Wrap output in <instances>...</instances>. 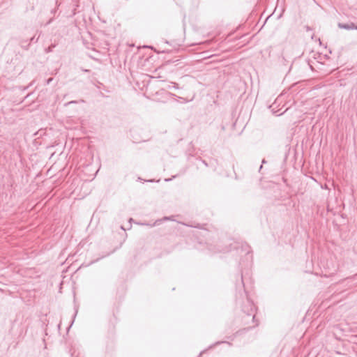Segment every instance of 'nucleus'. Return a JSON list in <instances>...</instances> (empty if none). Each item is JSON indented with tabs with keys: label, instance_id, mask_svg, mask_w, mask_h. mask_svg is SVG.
I'll use <instances>...</instances> for the list:
<instances>
[{
	"label": "nucleus",
	"instance_id": "obj_1",
	"mask_svg": "<svg viewBox=\"0 0 357 357\" xmlns=\"http://www.w3.org/2000/svg\"><path fill=\"white\" fill-rule=\"evenodd\" d=\"M241 284L242 286V288L243 289V293L245 295L246 298H247V304H246V305L243 307L242 310L248 316L252 317V321H254V320L255 319V305H254V303H252V301H251L250 300V298H248V295H247V292L245 290V288H244L245 285H244V281H243V275H241Z\"/></svg>",
	"mask_w": 357,
	"mask_h": 357
},
{
	"label": "nucleus",
	"instance_id": "obj_2",
	"mask_svg": "<svg viewBox=\"0 0 357 357\" xmlns=\"http://www.w3.org/2000/svg\"><path fill=\"white\" fill-rule=\"evenodd\" d=\"M338 27L340 29H347V30H351V29H357V24H356L353 22L347 23V24L339 23Z\"/></svg>",
	"mask_w": 357,
	"mask_h": 357
},
{
	"label": "nucleus",
	"instance_id": "obj_3",
	"mask_svg": "<svg viewBox=\"0 0 357 357\" xmlns=\"http://www.w3.org/2000/svg\"><path fill=\"white\" fill-rule=\"evenodd\" d=\"M166 89H178V85L176 82H169L167 84V85L165 86Z\"/></svg>",
	"mask_w": 357,
	"mask_h": 357
},
{
	"label": "nucleus",
	"instance_id": "obj_4",
	"mask_svg": "<svg viewBox=\"0 0 357 357\" xmlns=\"http://www.w3.org/2000/svg\"><path fill=\"white\" fill-rule=\"evenodd\" d=\"M162 220H157L153 224L141 223L142 225H148L151 227L158 225L161 222Z\"/></svg>",
	"mask_w": 357,
	"mask_h": 357
},
{
	"label": "nucleus",
	"instance_id": "obj_5",
	"mask_svg": "<svg viewBox=\"0 0 357 357\" xmlns=\"http://www.w3.org/2000/svg\"><path fill=\"white\" fill-rule=\"evenodd\" d=\"M53 81V78L52 77H50L49 79H47L45 82V84H50Z\"/></svg>",
	"mask_w": 357,
	"mask_h": 357
},
{
	"label": "nucleus",
	"instance_id": "obj_6",
	"mask_svg": "<svg viewBox=\"0 0 357 357\" xmlns=\"http://www.w3.org/2000/svg\"><path fill=\"white\" fill-rule=\"evenodd\" d=\"M221 343H227V344L231 345V344L229 342H217L215 343V344H221Z\"/></svg>",
	"mask_w": 357,
	"mask_h": 357
},
{
	"label": "nucleus",
	"instance_id": "obj_7",
	"mask_svg": "<svg viewBox=\"0 0 357 357\" xmlns=\"http://www.w3.org/2000/svg\"><path fill=\"white\" fill-rule=\"evenodd\" d=\"M175 177H176V176H172V178H166V179H165V181L166 182H168V181H172V178H175Z\"/></svg>",
	"mask_w": 357,
	"mask_h": 357
},
{
	"label": "nucleus",
	"instance_id": "obj_8",
	"mask_svg": "<svg viewBox=\"0 0 357 357\" xmlns=\"http://www.w3.org/2000/svg\"><path fill=\"white\" fill-rule=\"evenodd\" d=\"M55 47L54 45H52V47H48V50H47V52H51V51H52V47Z\"/></svg>",
	"mask_w": 357,
	"mask_h": 357
},
{
	"label": "nucleus",
	"instance_id": "obj_9",
	"mask_svg": "<svg viewBox=\"0 0 357 357\" xmlns=\"http://www.w3.org/2000/svg\"><path fill=\"white\" fill-rule=\"evenodd\" d=\"M75 101H70L67 104H66V105H70V104H72V103H75Z\"/></svg>",
	"mask_w": 357,
	"mask_h": 357
},
{
	"label": "nucleus",
	"instance_id": "obj_10",
	"mask_svg": "<svg viewBox=\"0 0 357 357\" xmlns=\"http://www.w3.org/2000/svg\"><path fill=\"white\" fill-rule=\"evenodd\" d=\"M34 40H35V37L33 36V37H32V38L30 39V42H33V41H34Z\"/></svg>",
	"mask_w": 357,
	"mask_h": 357
},
{
	"label": "nucleus",
	"instance_id": "obj_11",
	"mask_svg": "<svg viewBox=\"0 0 357 357\" xmlns=\"http://www.w3.org/2000/svg\"><path fill=\"white\" fill-rule=\"evenodd\" d=\"M202 162L204 163V165H205L206 166H207V165H208L205 160H202Z\"/></svg>",
	"mask_w": 357,
	"mask_h": 357
},
{
	"label": "nucleus",
	"instance_id": "obj_12",
	"mask_svg": "<svg viewBox=\"0 0 357 357\" xmlns=\"http://www.w3.org/2000/svg\"><path fill=\"white\" fill-rule=\"evenodd\" d=\"M52 21V19L50 20L47 22V24H50Z\"/></svg>",
	"mask_w": 357,
	"mask_h": 357
},
{
	"label": "nucleus",
	"instance_id": "obj_13",
	"mask_svg": "<svg viewBox=\"0 0 357 357\" xmlns=\"http://www.w3.org/2000/svg\"><path fill=\"white\" fill-rule=\"evenodd\" d=\"M306 30H307V31H310V30H311V29H310V27H309V26H306Z\"/></svg>",
	"mask_w": 357,
	"mask_h": 357
},
{
	"label": "nucleus",
	"instance_id": "obj_14",
	"mask_svg": "<svg viewBox=\"0 0 357 357\" xmlns=\"http://www.w3.org/2000/svg\"><path fill=\"white\" fill-rule=\"evenodd\" d=\"M163 220H169V218H168V217H165V218H163Z\"/></svg>",
	"mask_w": 357,
	"mask_h": 357
},
{
	"label": "nucleus",
	"instance_id": "obj_15",
	"mask_svg": "<svg viewBox=\"0 0 357 357\" xmlns=\"http://www.w3.org/2000/svg\"><path fill=\"white\" fill-rule=\"evenodd\" d=\"M266 161L265 160V159H263V160H262V164H264V163H266Z\"/></svg>",
	"mask_w": 357,
	"mask_h": 357
},
{
	"label": "nucleus",
	"instance_id": "obj_16",
	"mask_svg": "<svg viewBox=\"0 0 357 357\" xmlns=\"http://www.w3.org/2000/svg\"><path fill=\"white\" fill-rule=\"evenodd\" d=\"M203 353H204V351H202V352L199 354V356L198 357H200V356L202 355V354H203Z\"/></svg>",
	"mask_w": 357,
	"mask_h": 357
}]
</instances>
